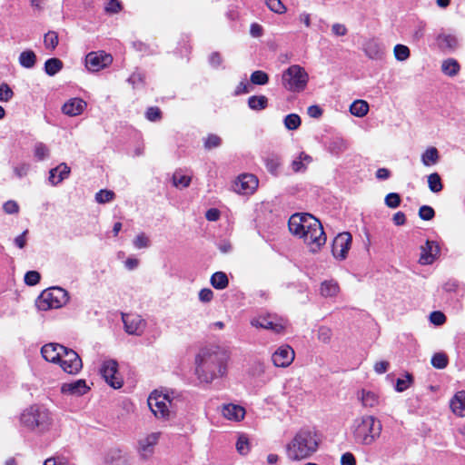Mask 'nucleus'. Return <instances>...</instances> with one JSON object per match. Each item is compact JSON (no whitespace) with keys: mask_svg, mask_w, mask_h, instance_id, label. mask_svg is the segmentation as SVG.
<instances>
[{"mask_svg":"<svg viewBox=\"0 0 465 465\" xmlns=\"http://www.w3.org/2000/svg\"><path fill=\"white\" fill-rule=\"evenodd\" d=\"M230 353L222 346L209 344L195 355V375L202 383L209 384L228 373Z\"/></svg>","mask_w":465,"mask_h":465,"instance_id":"f257e3e1","label":"nucleus"},{"mask_svg":"<svg viewBox=\"0 0 465 465\" xmlns=\"http://www.w3.org/2000/svg\"><path fill=\"white\" fill-rule=\"evenodd\" d=\"M292 235L299 238L312 253H317L326 243V234L321 222L307 213L292 214L288 221Z\"/></svg>","mask_w":465,"mask_h":465,"instance_id":"f03ea898","label":"nucleus"},{"mask_svg":"<svg viewBox=\"0 0 465 465\" xmlns=\"http://www.w3.org/2000/svg\"><path fill=\"white\" fill-rule=\"evenodd\" d=\"M55 414L41 404H33L23 410L19 423L27 431L38 436L50 434L56 430Z\"/></svg>","mask_w":465,"mask_h":465,"instance_id":"7ed1b4c3","label":"nucleus"},{"mask_svg":"<svg viewBox=\"0 0 465 465\" xmlns=\"http://www.w3.org/2000/svg\"><path fill=\"white\" fill-rule=\"evenodd\" d=\"M381 421L374 415L363 414L352 420L349 427L351 440L361 446H371L381 437Z\"/></svg>","mask_w":465,"mask_h":465,"instance_id":"20e7f679","label":"nucleus"},{"mask_svg":"<svg viewBox=\"0 0 465 465\" xmlns=\"http://www.w3.org/2000/svg\"><path fill=\"white\" fill-rule=\"evenodd\" d=\"M320 442V435L315 430L302 429L286 444V456L292 461L308 459L317 451Z\"/></svg>","mask_w":465,"mask_h":465,"instance_id":"39448f33","label":"nucleus"},{"mask_svg":"<svg viewBox=\"0 0 465 465\" xmlns=\"http://www.w3.org/2000/svg\"><path fill=\"white\" fill-rule=\"evenodd\" d=\"M177 396L173 391L154 390L147 400L149 409L156 419L168 420L173 416V401Z\"/></svg>","mask_w":465,"mask_h":465,"instance_id":"423d86ee","label":"nucleus"},{"mask_svg":"<svg viewBox=\"0 0 465 465\" xmlns=\"http://www.w3.org/2000/svg\"><path fill=\"white\" fill-rule=\"evenodd\" d=\"M308 72L300 64H292L282 74V85L291 93L303 92L309 84Z\"/></svg>","mask_w":465,"mask_h":465,"instance_id":"0eeeda50","label":"nucleus"},{"mask_svg":"<svg viewBox=\"0 0 465 465\" xmlns=\"http://www.w3.org/2000/svg\"><path fill=\"white\" fill-rule=\"evenodd\" d=\"M69 302L68 292L61 287H52L42 292L39 295L36 305L41 311L59 309Z\"/></svg>","mask_w":465,"mask_h":465,"instance_id":"6e6552de","label":"nucleus"},{"mask_svg":"<svg viewBox=\"0 0 465 465\" xmlns=\"http://www.w3.org/2000/svg\"><path fill=\"white\" fill-rule=\"evenodd\" d=\"M258 186L259 180L256 175L243 173L232 180L230 190L241 196H250L257 191Z\"/></svg>","mask_w":465,"mask_h":465,"instance_id":"1a4fd4ad","label":"nucleus"},{"mask_svg":"<svg viewBox=\"0 0 465 465\" xmlns=\"http://www.w3.org/2000/svg\"><path fill=\"white\" fill-rule=\"evenodd\" d=\"M160 437L161 432L153 431L139 438L135 450L140 460L148 461L153 457Z\"/></svg>","mask_w":465,"mask_h":465,"instance_id":"9d476101","label":"nucleus"},{"mask_svg":"<svg viewBox=\"0 0 465 465\" xmlns=\"http://www.w3.org/2000/svg\"><path fill=\"white\" fill-rule=\"evenodd\" d=\"M251 325L255 328L270 330L275 333H281L285 330L287 322L276 316L267 314L252 318L251 320Z\"/></svg>","mask_w":465,"mask_h":465,"instance_id":"9b49d317","label":"nucleus"},{"mask_svg":"<svg viewBox=\"0 0 465 465\" xmlns=\"http://www.w3.org/2000/svg\"><path fill=\"white\" fill-rule=\"evenodd\" d=\"M100 372L106 383L111 387L119 389L123 386L124 381L118 372V363L116 361L112 359L104 361Z\"/></svg>","mask_w":465,"mask_h":465,"instance_id":"f8f14e48","label":"nucleus"},{"mask_svg":"<svg viewBox=\"0 0 465 465\" xmlns=\"http://www.w3.org/2000/svg\"><path fill=\"white\" fill-rule=\"evenodd\" d=\"M57 364L62 370L72 375L77 374L83 368V362L79 355L71 349H65Z\"/></svg>","mask_w":465,"mask_h":465,"instance_id":"ddd939ff","label":"nucleus"},{"mask_svg":"<svg viewBox=\"0 0 465 465\" xmlns=\"http://www.w3.org/2000/svg\"><path fill=\"white\" fill-rule=\"evenodd\" d=\"M352 237L349 232H341L333 240L332 255L337 260H345L351 249Z\"/></svg>","mask_w":465,"mask_h":465,"instance_id":"4468645a","label":"nucleus"},{"mask_svg":"<svg viewBox=\"0 0 465 465\" xmlns=\"http://www.w3.org/2000/svg\"><path fill=\"white\" fill-rule=\"evenodd\" d=\"M113 62L111 54L105 52H91L85 57V66L90 72H98Z\"/></svg>","mask_w":465,"mask_h":465,"instance_id":"2eb2a0df","label":"nucleus"},{"mask_svg":"<svg viewBox=\"0 0 465 465\" xmlns=\"http://www.w3.org/2000/svg\"><path fill=\"white\" fill-rule=\"evenodd\" d=\"M104 461L105 465H134V457L120 448H113L106 452Z\"/></svg>","mask_w":465,"mask_h":465,"instance_id":"dca6fc26","label":"nucleus"},{"mask_svg":"<svg viewBox=\"0 0 465 465\" xmlns=\"http://www.w3.org/2000/svg\"><path fill=\"white\" fill-rule=\"evenodd\" d=\"M125 331L130 335L140 336L143 332L146 322L138 314L126 313L122 316Z\"/></svg>","mask_w":465,"mask_h":465,"instance_id":"f3484780","label":"nucleus"},{"mask_svg":"<svg viewBox=\"0 0 465 465\" xmlns=\"http://www.w3.org/2000/svg\"><path fill=\"white\" fill-rule=\"evenodd\" d=\"M295 358L293 349L289 345L280 346L272 355V361L274 366L286 368L290 366Z\"/></svg>","mask_w":465,"mask_h":465,"instance_id":"a211bd4d","label":"nucleus"},{"mask_svg":"<svg viewBox=\"0 0 465 465\" xmlns=\"http://www.w3.org/2000/svg\"><path fill=\"white\" fill-rule=\"evenodd\" d=\"M420 253L419 262L421 265L432 264L440 256V246L434 241H426L425 244L420 248Z\"/></svg>","mask_w":465,"mask_h":465,"instance_id":"6ab92c4d","label":"nucleus"},{"mask_svg":"<svg viewBox=\"0 0 465 465\" xmlns=\"http://www.w3.org/2000/svg\"><path fill=\"white\" fill-rule=\"evenodd\" d=\"M91 390L85 380L79 379L72 382H64L61 385L60 391L68 397H81Z\"/></svg>","mask_w":465,"mask_h":465,"instance_id":"aec40b11","label":"nucleus"},{"mask_svg":"<svg viewBox=\"0 0 465 465\" xmlns=\"http://www.w3.org/2000/svg\"><path fill=\"white\" fill-rule=\"evenodd\" d=\"M220 411L223 418L232 422H241L246 415L243 406L231 402L223 404Z\"/></svg>","mask_w":465,"mask_h":465,"instance_id":"412c9836","label":"nucleus"},{"mask_svg":"<svg viewBox=\"0 0 465 465\" xmlns=\"http://www.w3.org/2000/svg\"><path fill=\"white\" fill-rule=\"evenodd\" d=\"M362 50L365 55L371 60L380 61L385 56V48L383 45L375 38L366 40L363 44Z\"/></svg>","mask_w":465,"mask_h":465,"instance_id":"4be33fe9","label":"nucleus"},{"mask_svg":"<svg viewBox=\"0 0 465 465\" xmlns=\"http://www.w3.org/2000/svg\"><path fill=\"white\" fill-rule=\"evenodd\" d=\"M87 108V103L82 98L74 97L67 100L62 106V113L70 117L81 115Z\"/></svg>","mask_w":465,"mask_h":465,"instance_id":"5701e85b","label":"nucleus"},{"mask_svg":"<svg viewBox=\"0 0 465 465\" xmlns=\"http://www.w3.org/2000/svg\"><path fill=\"white\" fill-rule=\"evenodd\" d=\"M66 347L58 343H48L42 347L41 353L44 359L52 363H57Z\"/></svg>","mask_w":465,"mask_h":465,"instance_id":"b1692460","label":"nucleus"},{"mask_svg":"<svg viewBox=\"0 0 465 465\" xmlns=\"http://www.w3.org/2000/svg\"><path fill=\"white\" fill-rule=\"evenodd\" d=\"M357 399L361 401L363 408L372 409L380 404L379 394L365 389L358 391Z\"/></svg>","mask_w":465,"mask_h":465,"instance_id":"393cba45","label":"nucleus"},{"mask_svg":"<svg viewBox=\"0 0 465 465\" xmlns=\"http://www.w3.org/2000/svg\"><path fill=\"white\" fill-rule=\"evenodd\" d=\"M70 172L71 169L66 163H60L57 167L50 170L48 180L52 185H57L69 176Z\"/></svg>","mask_w":465,"mask_h":465,"instance_id":"a878e982","label":"nucleus"},{"mask_svg":"<svg viewBox=\"0 0 465 465\" xmlns=\"http://www.w3.org/2000/svg\"><path fill=\"white\" fill-rule=\"evenodd\" d=\"M451 411L459 417H465V391H458L450 401Z\"/></svg>","mask_w":465,"mask_h":465,"instance_id":"bb28decb","label":"nucleus"},{"mask_svg":"<svg viewBox=\"0 0 465 465\" xmlns=\"http://www.w3.org/2000/svg\"><path fill=\"white\" fill-rule=\"evenodd\" d=\"M438 45L442 50L453 51L459 45V40L455 35L441 33L437 36Z\"/></svg>","mask_w":465,"mask_h":465,"instance_id":"cd10ccee","label":"nucleus"},{"mask_svg":"<svg viewBox=\"0 0 465 465\" xmlns=\"http://www.w3.org/2000/svg\"><path fill=\"white\" fill-rule=\"evenodd\" d=\"M340 292V286L334 280H326L321 283L320 294L324 298H334Z\"/></svg>","mask_w":465,"mask_h":465,"instance_id":"c85d7f7f","label":"nucleus"},{"mask_svg":"<svg viewBox=\"0 0 465 465\" xmlns=\"http://www.w3.org/2000/svg\"><path fill=\"white\" fill-rule=\"evenodd\" d=\"M235 449L236 451L242 456H246L249 454L251 451V441L249 436L246 433H238Z\"/></svg>","mask_w":465,"mask_h":465,"instance_id":"c756f323","label":"nucleus"},{"mask_svg":"<svg viewBox=\"0 0 465 465\" xmlns=\"http://www.w3.org/2000/svg\"><path fill=\"white\" fill-rule=\"evenodd\" d=\"M460 70V64L453 58H448L441 64V71L445 75L456 76Z\"/></svg>","mask_w":465,"mask_h":465,"instance_id":"7c9ffc66","label":"nucleus"},{"mask_svg":"<svg viewBox=\"0 0 465 465\" xmlns=\"http://www.w3.org/2000/svg\"><path fill=\"white\" fill-rule=\"evenodd\" d=\"M312 162V156L305 153H301L292 163V168L294 172H304L307 166Z\"/></svg>","mask_w":465,"mask_h":465,"instance_id":"2f4dec72","label":"nucleus"},{"mask_svg":"<svg viewBox=\"0 0 465 465\" xmlns=\"http://www.w3.org/2000/svg\"><path fill=\"white\" fill-rule=\"evenodd\" d=\"M421 163L425 166L435 165L440 159L439 152L435 147H429L421 154Z\"/></svg>","mask_w":465,"mask_h":465,"instance_id":"473e14b6","label":"nucleus"},{"mask_svg":"<svg viewBox=\"0 0 465 465\" xmlns=\"http://www.w3.org/2000/svg\"><path fill=\"white\" fill-rule=\"evenodd\" d=\"M369 112V104L364 100H355L350 106V113L356 117H363Z\"/></svg>","mask_w":465,"mask_h":465,"instance_id":"72a5a7b5","label":"nucleus"},{"mask_svg":"<svg viewBox=\"0 0 465 465\" xmlns=\"http://www.w3.org/2000/svg\"><path fill=\"white\" fill-rule=\"evenodd\" d=\"M211 284L217 290H223L228 286L229 281L227 275L223 272H217L211 277Z\"/></svg>","mask_w":465,"mask_h":465,"instance_id":"f704fd0d","label":"nucleus"},{"mask_svg":"<svg viewBox=\"0 0 465 465\" xmlns=\"http://www.w3.org/2000/svg\"><path fill=\"white\" fill-rule=\"evenodd\" d=\"M192 178L183 171H176L173 175V183L176 188L183 189L190 185Z\"/></svg>","mask_w":465,"mask_h":465,"instance_id":"c9c22d12","label":"nucleus"},{"mask_svg":"<svg viewBox=\"0 0 465 465\" xmlns=\"http://www.w3.org/2000/svg\"><path fill=\"white\" fill-rule=\"evenodd\" d=\"M301 124L302 119L297 114H290L283 118V125L289 131L297 130Z\"/></svg>","mask_w":465,"mask_h":465,"instance_id":"e433bc0d","label":"nucleus"},{"mask_svg":"<svg viewBox=\"0 0 465 465\" xmlns=\"http://www.w3.org/2000/svg\"><path fill=\"white\" fill-rule=\"evenodd\" d=\"M36 61L35 54L31 51H24L19 55V63L25 68H32Z\"/></svg>","mask_w":465,"mask_h":465,"instance_id":"4c0bfd02","label":"nucleus"},{"mask_svg":"<svg viewBox=\"0 0 465 465\" xmlns=\"http://www.w3.org/2000/svg\"><path fill=\"white\" fill-rule=\"evenodd\" d=\"M268 99L264 95H252L248 99V105L252 110H262L266 108Z\"/></svg>","mask_w":465,"mask_h":465,"instance_id":"58836bf2","label":"nucleus"},{"mask_svg":"<svg viewBox=\"0 0 465 465\" xmlns=\"http://www.w3.org/2000/svg\"><path fill=\"white\" fill-rule=\"evenodd\" d=\"M393 54L397 61L405 62L411 56V50L407 45L398 44L393 47Z\"/></svg>","mask_w":465,"mask_h":465,"instance_id":"ea45409f","label":"nucleus"},{"mask_svg":"<svg viewBox=\"0 0 465 465\" xmlns=\"http://www.w3.org/2000/svg\"><path fill=\"white\" fill-rule=\"evenodd\" d=\"M63 68V63L58 58H50L45 64V73L53 76Z\"/></svg>","mask_w":465,"mask_h":465,"instance_id":"a19ab883","label":"nucleus"},{"mask_svg":"<svg viewBox=\"0 0 465 465\" xmlns=\"http://www.w3.org/2000/svg\"><path fill=\"white\" fill-rule=\"evenodd\" d=\"M428 186L432 193H439L442 190L441 178L437 173L428 176Z\"/></svg>","mask_w":465,"mask_h":465,"instance_id":"79ce46f5","label":"nucleus"},{"mask_svg":"<svg viewBox=\"0 0 465 465\" xmlns=\"http://www.w3.org/2000/svg\"><path fill=\"white\" fill-rule=\"evenodd\" d=\"M35 157L38 161H43L49 157V148L43 143H37L34 149Z\"/></svg>","mask_w":465,"mask_h":465,"instance_id":"37998d69","label":"nucleus"},{"mask_svg":"<svg viewBox=\"0 0 465 465\" xmlns=\"http://www.w3.org/2000/svg\"><path fill=\"white\" fill-rule=\"evenodd\" d=\"M44 45L46 49L54 50L58 45V35L54 31H50L45 34L44 37Z\"/></svg>","mask_w":465,"mask_h":465,"instance_id":"c03bdc74","label":"nucleus"},{"mask_svg":"<svg viewBox=\"0 0 465 465\" xmlns=\"http://www.w3.org/2000/svg\"><path fill=\"white\" fill-rule=\"evenodd\" d=\"M250 80L253 84L264 85L268 83L269 76L265 72L258 70L251 74Z\"/></svg>","mask_w":465,"mask_h":465,"instance_id":"a18cd8bd","label":"nucleus"},{"mask_svg":"<svg viewBox=\"0 0 465 465\" xmlns=\"http://www.w3.org/2000/svg\"><path fill=\"white\" fill-rule=\"evenodd\" d=\"M133 243L136 249L148 248L150 246V239L145 233L141 232L134 237Z\"/></svg>","mask_w":465,"mask_h":465,"instance_id":"49530a36","label":"nucleus"},{"mask_svg":"<svg viewBox=\"0 0 465 465\" xmlns=\"http://www.w3.org/2000/svg\"><path fill=\"white\" fill-rule=\"evenodd\" d=\"M431 364L437 369H444L448 364V358L445 353H435L431 358Z\"/></svg>","mask_w":465,"mask_h":465,"instance_id":"de8ad7c7","label":"nucleus"},{"mask_svg":"<svg viewBox=\"0 0 465 465\" xmlns=\"http://www.w3.org/2000/svg\"><path fill=\"white\" fill-rule=\"evenodd\" d=\"M114 198V193L110 190H100L95 194V200L99 203H106Z\"/></svg>","mask_w":465,"mask_h":465,"instance_id":"09e8293b","label":"nucleus"},{"mask_svg":"<svg viewBox=\"0 0 465 465\" xmlns=\"http://www.w3.org/2000/svg\"><path fill=\"white\" fill-rule=\"evenodd\" d=\"M266 5L276 14L282 15L286 12V7L281 0H266Z\"/></svg>","mask_w":465,"mask_h":465,"instance_id":"8fccbe9b","label":"nucleus"},{"mask_svg":"<svg viewBox=\"0 0 465 465\" xmlns=\"http://www.w3.org/2000/svg\"><path fill=\"white\" fill-rule=\"evenodd\" d=\"M222 139L216 134H209L204 139V147L208 150L217 148L221 145Z\"/></svg>","mask_w":465,"mask_h":465,"instance_id":"3c124183","label":"nucleus"},{"mask_svg":"<svg viewBox=\"0 0 465 465\" xmlns=\"http://www.w3.org/2000/svg\"><path fill=\"white\" fill-rule=\"evenodd\" d=\"M411 383V376L407 374L404 378H399L396 381L395 390L399 392L406 391Z\"/></svg>","mask_w":465,"mask_h":465,"instance_id":"603ef678","label":"nucleus"},{"mask_svg":"<svg viewBox=\"0 0 465 465\" xmlns=\"http://www.w3.org/2000/svg\"><path fill=\"white\" fill-rule=\"evenodd\" d=\"M385 204L389 208H397L401 204V197L396 193H388L385 197Z\"/></svg>","mask_w":465,"mask_h":465,"instance_id":"864d4df0","label":"nucleus"},{"mask_svg":"<svg viewBox=\"0 0 465 465\" xmlns=\"http://www.w3.org/2000/svg\"><path fill=\"white\" fill-rule=\"evenodd\" d=\"M13 95L14 93L7 84H0V102H8Z\"/></svg>","mask_w":465,"mask_h":465,"instance_id":"5fc2aeb1","label":"nucleus"},{"mask_svg":"<svg viewBox=\"0 0 465 465\" xmlns=\"http://www.w3.org/2000/svg\"><path fill=\"white\" fill-rule=\"evenodd\" d=\"M331 335V330L326 326H322L318 330V339L324 343L330 342Z\"/></svg>","mask_w":465,"mask_h":465,"instance_id":"6e6d98bb","label":"nucleus"},{"mask_svg":"<svg viewBox=\"0 0 465 465\" xmlns=\"http://www.w3.org/2000/svg\"><path fill=\"white\" fill-rule=\"evenodd\" d=\"M40 281V274L36 271H29L25 275V282L27 285L34 286Z\"/></svg>","mask_w":465,"mask_h":465,"instance_id":"4d7b16f0","label":"nucleus"},{"mask_svg":"<svg viewBox=\"0 0 465 465\" xmlns=\"http://www.w3.org/2000/svg\"><path fill=\"white\" fill-rule=\"evenodd\" d=\"M434 210L428 205H423L419 210V216L420 219L430 221L434 217Z\"/></svg>","mask_w":465,"mask_h":465,"instance_id":"13d9d810","label":"nucleus"},{"mask_svg":"<svg viewBox=\"0 0 465 465\" xmlns=\"http://www.w3.org/2000/svg\"><path fill=\"white\" fill-rule=\"evenodd\" d=\"M430 321L434 325L440 326L446 322V316L443 312L436 311L430 313Z\"/></svg>","mask_w":465,"mask_h":465,"instance_id":"bf43d9fd","label":"nucleus"},{"mask_svg":"<svg viewBox=\"0 0 465 465\" xmlns=\"http://www.w3.org/2000/svg\"><path fill=\"white\" fill-rule=\"evenodd\" d=\"M198 297L202 302H210L213 298V292L209 288H203L199 292Z\"/></svg>","mask_w":465,"mask_h":465,"instance_id":"052dcab7","label":"nucleus"},{"mask_svg":"<svg viewBox=\"0 0 465 465\" xmlns=\"http://www.w3.org/2000/svg\"><path fill=\"white\" fill-rule=\"evenodd\" d=\"M44 465H73L64 457L49 458L45 460Z\"/></svg>","mask_w":465,"mask_h":465,"instance_id":"680f3d73","label":"nucleus"},{"mask_svg":"<svg viewBox=\"0 0 465 465\" xmlns=\"http://www.w3.org/2000/svg\"><path fill=\"white\" fill-rule=\"evenodd\" d=\"M4 211L8 214L17 213L19 212V205L15 201H7L5 203Z\"/></svg>","mask_w":465,"mask_h":465,"instance_id":"e2e57ef3","label":"nucleus"},{"mask_svg":"<svg viewBox=\"0 0 465 465\" xmlns=\"http://www.w3.org/2000/svg\"><path fill=\"white\" fill-rule=\"evenodd\" d=\"M121 10V4L118 0H109L105 5V11L107 13L115 14Z\"/></svg>","mask_w":465,"mask_h":465,"instance_id":"0e129e2a","label":"nucleus"},{"mask_svg":"<svg viewBox=\"0 0 465 465\" xmlns=\"http://www.w3.org/2000/svg\"><path fill=\"white\" fill-rule=\"evenodd\" d=\"M250 92V84L246 80H242L239 83V84L236 86L234 94L239 95L242 94H247Z\"/></svg>","mask_w":465,"mask_h":465,"instance_id":"69168bd1","label":"nucleus"},{"mask_svg":"<svg viewBox=\"0 0 465 465\" xmlns=\"http://www.w3.org/2000/svg\"><path fill=\"white\" fill-rule=\"evenodd\" d=\"M331 32L337 36H343L347 34V28L344 25L336 23L332 25Z\"/></svg>","mask_w":465,"mask_h":465,"instance_id":"338daca9","label":"nucleus"},{"mask_svg":"<svg viewBox=\"0 0 465 465\" xmlns=\"http://www.w3.org/2000/svg\"><path fill=\"white\" fill-rule=\"evenodd\" d=\"M341 465H355L356 460H355L354 456L350 452L344 453L341 458Z\"/></svg>","mask_w":465,"mask_h":465,"instance_id":"774afa93","label":"nucleus"}]
</instances>
